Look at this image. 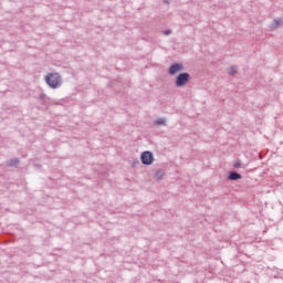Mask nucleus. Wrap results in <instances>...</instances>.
Returning a JSON list of instances; mask_svg holds the SVG:
<instances>
[{"label": "nucleus", "instance_id": "nucleus-1", "mask_svg": "<svg viewBox=\"0 0 283 283\" xmlns=\"http://www.w3.org/2000/svg\"><path fill=\"white\" fill-rule=\"evenodd\" d=\"M44 81L51 90H59L61 85H63V77L61 74L54 72V73H48L44 77Z\"/></svg>", "mask_w": 283, "mask_h": 283}, {"label": "nucleus", "instance_id": "nucleus-2", "mask_svg": "<svg viewBox=\"0 0 283 283\" xmlns=\"http://www.w3.org/2000/svg\"><path fill=\"white\" fill-rule=\"evenodd\" d=\"M154 160H156V158L154 157V153L149 151V150H146L144 153H142L140 155V161L144 164V165H154Z\"/></svg>", "mask_w": 283, "mask_h": 283}, {"label": "nucleus", "instance_id": "nucleus-3", "mask_svg": "<svg viewBox=\"0 0 283 283\" xmlns=\"http://www.w3.org/2000/svg\"><path fill=\"white\" fill-rule=\"evenodd\" d=\"M190 75L189 73H180L176 78V86L177 87H185L187 83H189Z\"/></svg>", "mask_w": 283, "mask_h": 283}, {"label": "nucleus", "instance_id": "nucleus-4", "mask_svg": "<svg viewBox=\"0 0 283 283\" xmlns=\"http://www.w3.org/2000/svg\"><path fill=\"white\" fill-rule=\"evenodd\" d=\"M184 71H185V65H182V63H175L170 65L168 70V74L174 76L175 74H178L179 72H184Z\"/></svg>", "mask_w": 283, "mask_h": 283}, {"label": "nucleus", "instance_id": "nucleus-5", "mask_svg": "<svg viewBox=\"0 0 283 283\" xmlns=\"http://www.w3.org/2000/svg\"><path fill=\"white\" fill-rule=\"evenodd\" d=\"M229 180H240L242 178V175L235 172V171H231L229 174Z\"/></svg>", "mask_w": 283, "mask_h": 283}, {"label": "nucleus", "instance_id": "nucleus-6", "mask_svg": "<svg viewBox=\"0 0 283 283\" xmlns=\"http://www.w3.org/2000/svg\"><path fill=\"white\" fill-rule=\"evenodd\" d=\"M163 178H165V170L163 169L157 170L155 174V180H163Z\"/></svg>", "mask_w": 283, "mask_h": 283}, {"label": "nucleus", "instance_id": "nucleus-7", "mask_svg": "<svg viewBox=\"0 0 283 283\" xmlns=\"http://www.w3.org/2000/svg\"><path fill=\"white\" fill-rule=\"evenodd\" d=\"M228 74L229 76H235V74H238V69L235 66H230L228 69Z\"/></svg>", "mask_w": 283, "mask_h": 283}, {"label": "nucleus", "instance_id": "nucleus-8", "mask_svg": "<svg viewBox=\"0 0 283 283\" xmlns=\"http://www.w3.org/2000/svg\"><path fill=\"white\" fill-rule=\"evenodd\" d=\"M154 125H167V119H165V117H160L154 122Z\"/></svg>", "mask_w": 283, "mask_h": 283}, {"label": "nucleus", "instance_id": "nucleus-9", "mask_svg": "<svg viewBox=\"0 0 283 283\" xmlns=\"http://www.w3.org/2000/svg\"><path fill=\"white\" fill-rule=\"evenodd\" d=\"M283 21L280 18L274 19V28H282Z\"/></svg>", "mask_w": 283, "mask_h": 283}, {"label": "nucleus", "instance_id": "nucleus-10", "mask_svg": "<svg viewBox=\"0 0 283 283\" xmlns=\"http://www.w3.org/2000/svg\"><path fill=\"white\" fill-rule=\"evenodd\" d=\"M9 165L11 167H14V165H19V159H11Z\"/></svg>", "mask_w": 283, "mask_h": 283}, {"label": "nucleus", "instance_id": "nucleus-11", "mask_svg": "<svg viewBox=\"0 0 283 283\" xmlns=\"http://www.w3.org/2000/svg\"><path fill=\"white\" fill-rule=\"evenodd\" d=\"M233 167H234V169H240V167H242V164L240 161H235L233 164Z\"/></svg>", "mask_w": 283, "mask_h": 283}, {"label": "nucleus", "instance_id": "nucleus-12", "mask_svg": "<svg viewBox=\"0 0 283 283\" xmlns=\"http://www.w3.org/2000/svg\"><path fill=\"white\" fill-rule=\"evenodd\" d=\"M164 34H165L166 36H169V34H171V30H166V31H164Z\"/></svg>", "mask_w": 283, "mask_h": 283}]
</instances>
